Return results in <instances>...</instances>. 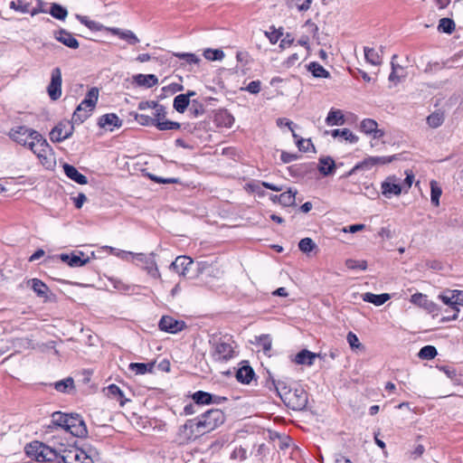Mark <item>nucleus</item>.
<instances>
[{"instance_id": "1", "label": "nucleus", "mask_w": 463, "mask_h": 463, "mask_svg": "<svg viewBox=\"0 0 463 463\" xmlns=\"http://www.w3.org/2000/svg\"><path fill=\"white\" fill-rule=\"evenodd\" d=\"M8 136L15 143L32 150L46 168L55 166L56 156L54 152L37 131L25 126H18L10 129Z\"/></svg>"}, {"instance_id": "2", "label": "nucleus", "mask_w": 463, "mask_h": 463, "mask_svg": "<svg viewBox=\"0 0 463 463\" xmlns=\"http://www.w3.org/2000/svg\"><path fill=\"white\" fill-rule=\"evenodd\" d=\"M405 175L403 180L394 175L387 176L381 184L382 194L390 199L401 195L402 192L407 193L412 185L414 175L411 170H406Z\"/></svg>"}, {"instance_id": "3", "label": "nucleus", "mask_w": 463, "mask_h": 463, "mask_svg": "<svg viewBox=\"0 0 463 463\" xmlns=\"http://www.w3.org/2000/svg\"><path fill=\"white\" fill-rule=\"evenodd\" d=\"M34 2L35 5L27 0H13L10 2V8L21 14H30L32 15L37 13H50L52 17L58 19V4L53 3L48 10V4L41 0H34Z\"/></svg>"}, {"instance_id": "4", "label": "nucleus", "mask_w": 463, "mask_h": 463, "mask_svg": "<svg viewBox=\"0 0 463 463\" xmlns=\"http://www.w3.org/2000/svg\"><path fill=\"white\" fill-rule=\"evenodd\" d=\"M236 354L234 343L229 338H218L211 343L210 355L215 362H228L234 358Z\"/></svg>"}, {"instance_id": "5", "label": "nucleus", "mask_w": 463, "mask_h": 463, "mask_svg": "<svg viewBox=\"0 0 463 463\" xmlns=\"http://www.w3.org/2000/svg\"><path fill=\"white\" fill-rule=\"evenodd\" d=\"M60 428L74 437H84L87 428L84 420L79 414H66L60 411Z\"/></svg>"}, {"instance_id": "6", "label": "nucleus", "mask_w": 463, "mask_h": 463, "mask_svg": "<svg viewBox=\"0 0 463 463\" xmlns=\"http://www.w3.org/2000/svg\"><path fill=\"white\" fill-rule=\"evenodd\" d=\"M99 90L96 87H92L87 92L84 99L79 104L74 114L73 120L83 122L88 118L95 109L99 99Z\"/></svg>"}, {"instance_id": "7", "label": "nucleus", "mask_w": 463, "mask_h": 463, "mask_svg": "<svg viewBox=\"0 0 463 463\" xmlns=\"http://www.w3.org/2000/svg\"><path fill=\"white\" fill-rule=\"evenodd\" d=\"M26 454L38 462H51L57 458L55 449L39 441H33L25 447Z\"/></svg>"}, {"instance_id": "8", "label": "nucleus", "mask_w": 463, "mask_h": 463, "mask_svg": "<svg viewBox=\"0 0 463 463\" xmlns=\"http://www.w3.org/2000/svg\"><path fill=\"white\" fill-rule=\"evenodd\" d=\"M195 421L203 435L222 425L224 421V414L219 409L210 410Z\"/></svg>"}, {"instance_id": "9", "label": "nucleus", "mask_w": 463, "mask_h": 463, "mask_svg": "<svg viewBox=\"0 0 463 463\" xmlns=\"http://www.w3.org/2000/svg\"><path fill=\"white\" fill-rule=\"evenodd\" d=\"M156 255L154 252L149 254L137 253L135 254L137 265L140 264V267L146 272V274L155 279H161V273L159 271L156 260Z\"/></svg>"}, {"instance_id": "10", "label": "nucleus", "mask_w": 463, "mask_h": 463, "mask_svg": "<svg viewBox=\"0 0 463 463\" xmlns=\"http://www.w3.org/2000/svg\"><path fill=\"white\" fill-rule=\"evenodd\" d=\"M395 159L394 156H367L363 161L357 163L348 173L349 175L359 170L370 171L375 167L392 163Z\"/></svg>"}, {"instance_id": "11", "label": "nucleus", "mask_w": 463, "mask_h": 463, "mask_svg": "<svg viewBox=\"0 0 463 463\" xmlns=\"http://www.w3.org/2000/svg\"><path fill=\"white\" fill-rule=\"evenodd\" d=\"M202 435L203 433L195 420H190L179 428L176 440L179 444H186Z\"/></svg>"}, {"instance_id": "12", "label": "nucleus", "mask_w": 463, "mask_h": 463, "mask_svg": "<svg viewBox=\"0 0 463 463\" xmlns=\"http://www.w3.org/2000/svg\"><path fill=\"white\" fill-rule=\"evenodd\" d=\"M60 463H93L92 458L85 451L77 448L60 449Z\"/></svg>"}, {"instance_id": "13", "label": "nucleus", "mask_w": 463, "mask_h": 463, "mask_svg": "<svg viewBox=\"0 0 463 463\" xmlns=\"http://www.w3.org/2000/svg\"><path fill=\"white\" fill-rule=\"evenodd\" d=\"M265 35L269 40L270 43L276 44L279 43V47L282 50L290 47L294 43V37L288 32L265 31Z\"/></svg>"}, {"instance_id": "14", "label": "nucleus", "mask_w": 463, "mask_h": 463, "mask_svg": "<svg viewBox=\"0 0 463 463\" xmlns=\"http://www.w3.org/2000/svg\"><path fill=\"white\" fill-rule=\"evenodd\" d=\"M287 404L292 410L301 411L307 403V395L303 390L289 391L286 397Z\"/></svg>"}, {"instance_id": "15", "label": "nucleus", "mask_w": 463, "mask_h": 463, "mask_svg": "<svg viewBox=\"0 0 463 463\" xmlns=\"http://www.w3.org/2000/svg\"><path fill=\"white\" fill-rule=\"evenodd\" d=\"M439 298L447 306L458 312V306H463V290H447L439 296Z\"/></svg>"}, {"instance_id": "16", "label": "nucleus", "mask_w": 463, "mask_h": 463, "mask_svg": "<svg viewBox=\"0 0 463 463\" xmlns=\"http://www.w3.org/2000/svg\"><path fill=\"white\" fill-rule=\"evenodd\" d=\"M60 260L68 266L75 268L81 267L90 261V257L80 250H75L71 254H61Z\"/></svg>"}, {"instance_id": "17", "label": "nucleus", "mask_w": 463, "mask_h": 463, "mask_svg": "<svg viewBox=\"0 0 463 463\" xmlns=\"http://www.w3.org/2000/svg\"><path fill=\"white\" fill-rule=\"evenodd\" d=\"M184 321L176 320L168 316L163 317L159 321L160 330L169 334L181 332L184 328Z\"/></svg>"}, {"instance_id": "18", "label": "nucleus", "mask_w": 463, "mask_h": 463, "mask_svg": "<svg viewBox=\"0 0 463 463\" xmlns=\"http://www.w3.org/2000/svg\"><path fill=\"white\" fill-rule=\"evenodd\" d=\"M98 125L105 131L112 132L122 126V120L114 113H109L99 118Z\"/></svg>"}, {"instance_id": "19", "label": "nucleus", "mask_w": 463, "mask_h": 463, "mask_svg": "<svg viewBox=\"0 0 463 463\" xmlns=\"http://www.w3.org/2000/svg\"><path fill=\"white\" fill-rule=\"evenodd\" d=\"M361 130L371 136L373 139L381 138L384 136V131L378 128V124L375 120L371 118H365L361 122Z\"/></svg>"}, {"instance_id": "20", "label": "nucleus", "mask_w": 463, "mask_h": 463, "mask_svg": "<svg viewBox=\"0 0 463 463\" xmlns=\"http://www.w3.org/2000/svg\"><path fill=\"white\" fill-rule=\"evenodd\" d=\"M193 264V260L186 256H178L170 265V269L175 270L178 275L185 277L189 268Z\"/></svg>"}, {"instance_id": "21", "label": "nucleus", "mask_w": 463, "mask_h": 463, "mask_svg": "<svg viewBox=\"0 0 463 463\" xmlns=\"http://www.w3.org/2000/svg\"><path fill=\"white\" fill-rule=\"evenodd\" d=\"M255 373L253 369L249 365L247 361H243L240 364V367L236 372V379L244 384H249L254 378Z\"/></svg>"}, {"instance_id": "22", "label": "nucleus", "mask_w": 463, "mask_h": 463, "mask_svg": "<svg viewBox=\"0 0 463 463\" xmlns=\"http://www.w3.org/2000/svg\"><path fill=\"white\" fill-rule=\"evenodd\" d=\"M63 171L68 178L79 184H87L88 178L80 174L76 167L69 164L62 165Z\"/></svg>"}, {"instance_id": "23", "label": "nucleus", "mask_w": 463, "mask_h": 463, "mask_svg": "<svg viewBox=\"0 0 463 463\" xmlns=\"http://www.w3.org/2000/svg\"><path fill=\"white\" fill-rule=\"evenodd\" d=\"M318 356L317 354L312 353L307 349H304L298 353L293 358L292 362L300 365H308L311 366L315 359Z\"/></svg>"}, {"instance_id": "24", "label": "nucleus", "mask_w": 463, "mask_h": 463, "mask_svg": "<svg viewBox=\"0 0 463 463\" xmlns=\"http://www.w3.org/2000/svg\"><path fill=\"white\" fill-rule=\"evenodd\" d=\"M133 80L137 85L146 88H151L158 83V79L154 74H137Z\"/></svg>"}, {"instance_id": "25", "label": "nucleus", "mask_w": 463, "mask_h": 463, "mask_svg": "<svg viewBox=\"0 0 463 463\" xmlns=\"http://www.w3.org/2000/svg\"><path fill=\"white\" fill-rule=\"evenodd\" d=\"M345 122V116L340 109H332L326 118V123L327 126H342Z\"/></svg>"}, {"instance_id": "26", "label": "nucleus", "mask_w": 463, "mask_h": 463, "mask_svg": "<svg viewBox=\"0 0 463 463\" xmlns=\"http://www.w3.org/2000/svg\"><path fill=\"white\" fill-rule=\"evenodd\" d=\"M364 301L372 303L377 307L383 305L386 301L391 298V296L388 293H383L380 295H375L370 292L364 293L362 296Z\"/></svg>"}, {"instance_id": "27", "label": "nucleus", "mask_w": 463, "mask_h": 463, "mask_svg": "<svg viewBox=\"0 0 463 463\" xmlns=\"http://www.w3.org/2000/svg\"><path fill=\"white\" fill-rule=\"evenodd\" d=\"M330 133L333 137L335 138L339 137L350 144H355L359 140L358 137L348 128L334 129Z\"/></svg>"}, {"instance_id": "28", "label": "nucleus", "mask_w": 463, "mask_h": 463, "mask_svg": "<svg viewBox=\"0 0 463 463\" xmlns=\"http://www.w3.org/2000/svg\"><path fill=\"white\" fill-rule=\"evenodd\" d=\"M335 167V161L331 157H323L319 160V171L324 175H331Z\"/></svg>"}, {"instance_id": "29", "label": "nucleus", "mask_w": 463, "mask_h": 463, "mask_svg": "<svg viewBox=\"0 0 463 463\" xmlns=\"http://www.w3.org/2000/svg\"><path fill=\"white\" fill-rule=\"evenodd\" d=\"M60 392L69 395H74L77 392L74 380L71 377H67L60 381Z\"/></svg>"}, {"instance_id": "30", "label": "nucleus", "mask_w": 463, "mask_h": 463, "mask_svg": "<svg viewBox=\"0 0 463 463\" xmlns=\"http://www.w3.org/2000/svg\"><path fill=\"white\" fill-rule=\"evenodd\" d=\"M364 57L367 62L373 66H378L382 63V58L377 51L373 48H364Z\"/></svg>"}, {"instance_id": "31", "label": "nucleus", "mask_w": 463, "mask_h": 463, "mask_svg": "<svg viewBox=\"0 0 463 463\" xmlns=\"http://www.w3.org/2000/svg\"><path fill=\"white\" fill-rule=\"evenodd\" d=\"M306 52L302 49L300 52H295L292 53L285 61V66L287 68H291L294 66H298L301 63V61L306 57Z\"/></svg>"}, {"instance_id": "32", "label": "nucleus", "mask_w": 463, "mask_h": 463, "mask_svg": "<svg viewBox=\"0 0 463 463\" xmlns=\"http://www.w3.org/2000/svg\"><path fill=\"white\" fill-rule=\"evenodd\" d=\"M189 103L190 100L187 99L186 95L179 94L174 99L173 107L177 112L184 113L189 106Z\"/></svg>"}, {"instance_id": "33", "label": "nucleus", "mask_w": 463, "mask_h": 463, "mask_svg": "<svg viewBox=\"0 0 463 463\" xmlns=\"http://www.w3.org/2000/svg\"><path fill=\"white\" fill-rule=\"evenodd\" d=\"M296 191L288 189L279 195V203L283 206H291L295 203Z\"/></svg>"}, {"instance_id": "34", "label": "nucleus", "mask_w": 463, "mask_h": 463, "mask_svg": "<svg viewBox=\"0 0 463 463\" xmlns=\"http://www.w3.org/2000/svg\"><path fill=\"white\" fill-rule=\"evenodd\" d=\"M442 194V190L439 184L432 180L430 182V201L434 206L439 205V198Z\"/></svg>"}, {"instance_id": "35", "label": "nucleus", "mask_w": 463, "mask_h": 463, "mask_svg": "<svg viewBox=\"0 0 463 463\" xmlns=\"http://www.w3.org/2000/svg\"><path fill=\"white\" fill-rule=\"evenodd\" d=\"M203 57L208 61H222L224 58V52L221 49L207 48L203 52Z\"/></svg>"}, {"instance_id": "36", "label": "nucleus", "mask_w": 463, "mask_h": 463, "mask_svg": "<svg viewBox=\"0 0 463 463\" xmlns=\"http://www.w3.org/2000/svg\"><path fill=\"white\" fill-rule=\"evenodd\" d=\"M404 77V69L400 65H395L394 62L392 61V72L389 76V80L397 84Z\"/></svg>"}, {"instance_id": "37", "label": "nucleus", "mask_w": 463, "mask_h": 463, "mask_svg": "<svg viewBox=\"0 0 463 463\" xmlns=\"http://www.w3.org/2000/svg\"><path fill=\"white\" fill-rule=\"evenodd\" d=\"M307 69L315 77L327 78L329 76V72L317 62H310Z\"/></svg>"}, {"instance_id": "38", "label": "nucleus", "mask_w": 463, "mask_h": 463, "mask_svg": "<svg viewBox=\"0 0 463 463\" xmlns=\"http://www.w3.org/2000/svg\"><path fill=\"white\" fill-rule=\"evenodd\" d=\"M108 395L116 399L121 406L128 401L124 398L122 391L115 384H111L108 387Z\"/></svg>"}, {"instance_id": "39", "label": "nucleus", "mask_w": 463, "mask_h": 463, "mask_svg": "<svg viewBox=\"0 0 463 463\" xmlns=\"http://www.w3.org/2000/svg\"><path fill=\"white\" fill-rule=\"evenodd\" d=\"M411 302L420 307L428 308L433 305L427 298V296L422 293H415L411 297Z\"/></svg>"}, {"instance_id": "40", "label": "nucleus", "mask_w": 463, "mask_h": 463, "mask_svg": "<svg viewBox=\"0 0 463 463\" xmlns=\"http://www.w3.org/2000/svg\"><path fill=\"white\" fill-rule=\"evenodd\" d=\"M58 69L53 70L52 74V81L48 87L49 96L52 100H56L58 99L57 91H58Z\"/></svg>"}, {"instance_id": "41", "label": "nucleus", "mask_w": 463, "mask_h": 463, "mask_svg": "<svg viewBox=\"0 0 463 463\" xmlns=\"http://www.w3.org/2000/svg\"><path fill=\"white\" fill-rule=\"evenodd\" d=\"M154 106V113H153V118L151 119V125L156 126V122L165 120V109L162 105H157L156 103H153Z\"/></svg>"}, {"instance_id": "42", "label": "nucleus", "mask_w": 463, "mask_h": 463, "mask_svg": "<svg viewBox=\"0 0 463 463\" xmlns=\"http://www.w3.org/2000/svg\"><path fill=\"white\" fill-rule=\"evenodd\" d=\"M175 56L180 60L184 61V62L188 65H197L201 61V59L194 53L176 52L175 53Z\"/></svg>"}, {"instance_id": "43", "label": "nucleus", "mask_w": 463, "mask_h": 463, "mask_svg": "<svg viewBox=\"0 0 463 463\" xmlns=\"http://www.w3.org/2000/svg\"><path fill=\"white\" fill-rule=\"evenodd\" d=\"M257 344L262 348L265 354L269 355L272 347V339L269 335H262L257 338Z\"/></svg>"}, {"instance_id": "44", "label": "nucleus", "mask_w": 463, "mask_h": 463, "mask_svg": "<svg viewBox=\"0 0 463 463\" xmlns=\"http://www.w3.org/2000/svg\"><path fill=\"white\" fill-rule=\"evenodd\" d=\"M60 43H62L70 48L76 49L79 47L77 39L72 35L66 33L64 31H60Z\"/></svg>"}, {"instance_id": "45", "label": "nucleus", "mask_w": 463, "mask_h": 463, "mask_svg": "<svg viewBox=\"0 0 463 463\" xmlns=\"http://www.w3.org/2000/svg\"><path fill=\"white\" fill-rule=\"evenodd\" d=\"M193 400L197 404H210L213 402V396L209 392L199 391L193 394Z\"/></svg>"}, {"instance_id": "46", "label": "nucleus", "mask_w": 463, "mask_h": 463, "mask_svg": "<svg viewBox=\"0 0 463 463\" xmlns=\"http://www.w3.org/2000/svg\"><path fill=\"white\" fill-rule=\"evenodd\" d=\"M109 251L113 255L120 258L123 260L133 261V262L136 260V259H135V254L136 253H133L131 251L118 250V249H115V248H112V247H109Z\"/></svg>"}, {"instance_id": "47", "label": "nucleus", "mask_w": 463, "mask_h": 463, "mask_svg": "<svg viewBox=\"0 0 463 463\" xmlns=\"http://www.w3.org/2000/svg\"><path fill=\"white\" fill-rule=\"evenodd\" d=\"M152 365L143 363H132L129 364V369L136 374H145L150 372Z\"/></svg>"}, {"instance_id": "48", "label": "nucleus", "mask_w": 463, "mask_h": 463, "mask_svg": "<svg viewBox=\"0 0 463 463\" xmlns=\"http://www.w3.org/2000/svg\"><path fill=\"white\" fill-rule=\"evenodd\" d=\"M444 121V117L441 113L435 112L430 114L427 118V123L430 127L436 128L442 125Z\"/></svg>"}, {"instance_id": "49", "label": "nucleus", "mask_w": 463, "mask_h": 463, "mask_svg": "<svg viewBox=\"0 0 463 463\" xmlns=\"http://www.w3.org/2000/svg\"><path fill=\"white\" fill-rule=\"evenodd\" d=\"M77 18L80 21L81 24L88 27L89 29H115L114 27H105L101 24H99L87 16L77 15Z\"/></svg>"}, {"instance_id": "50", "label": "nucleus", "mask_w": 463, "mask_h": 463, "mask_svg": "<svg viewBox=\"0 0 463 463\" xmlns=\"http://www.w3.org/2000/svg\"><path fill=\"white\" fill-rule=\"evenodd\" d=\"M30 282L32 284V288L38 296L46 297L48 288L44 283L37 279H33Z\"/></svg>"}, {"instance_id": "51", "label": "nucleus", "mask_w": 463, "mask_h": 463, "mask_svg": "<svg viewBox=\"0 0 463 463\" xmlns=\"http://www.w3.org/2000/svg\"><path fill=\"white\" fill-rule=\"evenodd\" d=\"M437 355V350L432 345H426L422 347L419 352V357L421 359L430 360Z\"/></svg>"}, {"instance_id": "52", "label": "nucleus", "mask_w": 463, "mask_h": 463, "mask_svg": "<svg viewBox=\"0 0 463 463\" xmlns=\"http://www.w3.org/2000/svg\"><path fill=\"white\" fill-rule=\"evenodd\" d=\"M295 139L296 144L300 151L309 152L315 150V146L310 139L298 138V137Z\"/></svg>"}, {"instance_id": "53", "label": "nucleus", "mask_w": 463, "mask_h": 463, "mask_svg": "<svg viewBox=\"0 0 463 463\" xmlns=\"http://www.w3.org/2000/svg\"><path fill=\"white\" fill-rule=\"evenodd\" d=\"M156 127L159 130H173V129H179L180 124L178 122L170 121V120H163L156 123Z\"/></svg>"}, {"instance_id": "54", "label": "nucleus", "mask_w": 463, "mask_h": 463, "mask_svg": "<svg viewBox=\"0 0 463 463\" xmlns=\"http://www.w3.org/2000/svg\"><path fill=\"white\" fill-rule=\"evenodd\" d=\"M299 250L304 253H308L316 248V243L310 238H304L298 243Z\"/></svg>"}, {"instance_id": "55", "label": "nucleus", "mask_w": 463, "mask_h": 463, "mask_svg": "<svg viewBox=\"0 0 463 463\" xmlns=\"http://www.w3.org/2000/svg\"><path fill=\"white\" fill-rule=\"evenodd\" d=\"M113 33L118 34L121 39L126 40L128 43L134 44L138 42L137 36L131 31H111Z\"/></svg>"}, {"instance_id": "56", "label": "nucleus", "mask_w": 463, "mask_h": 463, "mask_svg": "<svg viewBox=\"0 0 463 463\" xmlns=\"http://www.w3.org/2000/svg\"><path fill=\"white\" fill-rule=\"evenodd\" d=\"M345 265L351 269H359L361 270H365L367 269V262L365 260H347L345 261Z\"/></svg>"}, {"instance_id": "57", "label": "nucleus", "mask_w": 463, "mask_h": 463, "mask_svg": "<svg viewBox=\"0 0 463 463\" xmlns=\"http://www.w3.org/2000/svg\"><path fill=\"white\" fill-rule=\"evenodd\" d=\"M346 340L352 349L354 350V349L363 348V345L360 343L359 338L357 337V335L354 333L349 332L347 334Z\"/></svg>"}, {"instance_id": "58", "label": "nucleus", "mask_w": 463, "mask_h": 463, "mask_svg": "<svg viewBox=\"0 0 463 463\" xmlns=\"http://www.w3.org/2000/svg\"><path fill=\"white\" fill-rule=\"evenodd\" d=\"M437 29H455V23L450 18H441L439 22Z\"/></svg>"}, {"instance_id": "59", "label": "nucleus", "mask_w": 463, "mask_h": 463, "mask_svg": "<svg viewBox=\"0 0 463 463\" xmlns=\"http://www.w3.org/2000/svg\"><path fill=\"white\" fill-rule=\"evenodd\" d=\"M277 125L279 128H282L284 126L288 127L291 130L293 137L294 138L298 137V135L295 133V131L292 128L293 122L291 120L287 119L285 118H279L277 119Z\"/></svg>"}, {"instance_id": "60", "label": "nucleus", "mask_w": 463, "mask_h": 463, "mask_svg": "<svg viewBox=\"0 0 463 463\" xmlns=\"http://www.w3.org/2000/svg\"><path fill=\"white\" fill-rule=\"evenodd\" d=\"M261 82L260 80L250 81L245 90L251 94H258L260 91Z\"/></svg>"}, {"instance_id": "61", "label": "nucleus", "mask_w": 463, "mask_h": 463, "mask_svg": "<svg viewBox=\"0 0 463 463\" xmlns=\"http://www.w3.org/2000/svg\"><path fill=\"white\" fill-rule=\"evenodd\" d=\"M71 199L72 200L77 209H80L84 203L87 201L86 195L82 193L79 194L77 196L71 197Z\"/></svg>"}, {"instance_id": "62", "label": "nucleus", "mask_w": 463, "mask_h": 463, "mask_svg": "<svg viewBox=\"0 0 463 463\" xmlns=\"http://www.w3.org/2000/svg\"><path fill=\"white\" fill-rule=\"evenodd\" d=\"M60 125H63L64 127H67V129L64 133V135L61 136V130L60 129V141H61L62 139H65V138H68L69 137L71 136L72 132H73V126L70 124V122H65V123H61Z\"/></svg>"}, {"instance_id": "63", "label": "nucleus", "mask_w": 463, "mask_h": 463, "mask_svg": "<svg viewBox=\"0 0 463 463\" xmlns=\"http://www.w3.org/2000/svg\"><path fill=\"white\" fill-rule=\"evenodd\" d=\"M312 0H297V8L298 11L303 12L309 9Z\"/></svg>"}, {"instance_id": "64", "label": "nucleus", "mask_w": 463, "mask_h": 463, "mask_svg": "<svg viewBox=\"0 0 463 463\" xmlns=\"http://www.w3.org/2000/svg\"><path fill=\"white\" fill-rule=\"evenodd\" d=\"M232 457L234 458L245 459L246 458V450L242 448H237L232 454Z\"/></svg>"}]
</instances>
